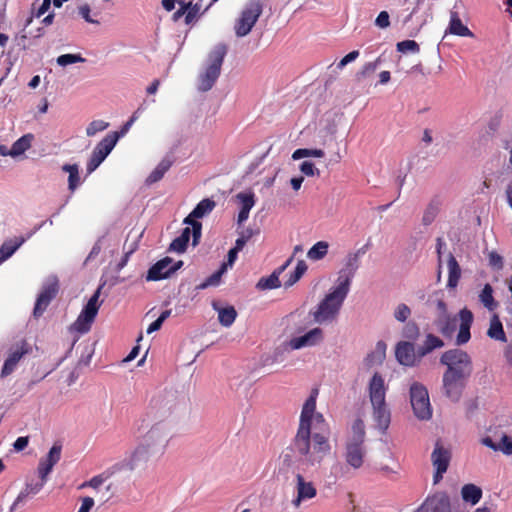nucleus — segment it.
I'll use <instances>...</instances> for the list:
<instances>
[{"instance_id": "nucleus-1", "label": "nucleus", "mask_w": 512, "mask_h": 512, "mask_svg": "<svg viewBox=\"0 0 512 512\" xmlns=\"http://www.w3.org/2000/svg\"><path fill=\"white\" fill-rule=\"evenodd\" d=\"M317 394L313 390L305 401L292 447L282 453L283 463L288 467L294 462L293 452L310 465L319 464L330 453L328 424L321 413L315 412Z\"/></svg>"}, {"instance_id": "nucleus-2", "label": "nucleus", "mask_w": 512, "mask_h": 512, "mask_svg": "<svg viewBox=\"0 0 512 512\" xmlns=\"http://www.w3.org/2000/svg\"><path fill=\"white\" fill-rule=\"evenodd\" d=\"M369 398L373 408V418L377 427L385 431L390 424L391 414L387 406L386 387L383 377L379 373H374L369 382Z\"/></svg>"}, {"instance_id": "nucleus-3", "label": "nucleus", "mask_w": 512, "mask_h": 512, "mask_svg": "<svg viewBox=\"0 0 512 512\" xmlns=\"http://www.w3.org/2000/svg\"><path fill=\"white\" fill-rule=\"evenodd\" d=\"M348 281L345 280L325 296L312 313L314 321L319 324L329 323L336 320L344 300L348 295Z\"/></svg>"}, {"instance_id": "nucleus-4", "label": "nucleus", "mask_w": 512, "mask_h": 512, "mask_svg": "<svg viewBox=\"0 0 512 512\" xmlns=\"http://www.w3.org/2000/svg\"><path fill=\"white\" fill-rule=\"evenodd\" d=\"M227 54V46L218 44L209 54V65L205 71L199 75L198 89L202 92L209 91L217 81L221 73V67Z\"/></svg>"}, {"instance_id": "nucleus-5", "label": "nucleus", "mask_w": 512, "mask_h": 512, "mask_svg": "<svg viewBox=\"0 0 512 512\" xmlns=\"http://www.w3.org/2000/svg\"><path fill=\"white\" fill-rule=\"evenodd\" d=\"M440 362L447 366L445 372L469 378L473 371L471 357L461 349H451L444 352Z\"/></svg>"}, {"instance_id": "nucleus-6", "label": "nucleus", "mask_w": 512, "mask_h": 512, "mask_svg": "<svg viewBox=\"0 0 512 512\" xmlns=\"http://www.w3.org/2000/svg\"><path fill=\"white\" fill-rule=\"evenodd\" d=\"M263 12V3L261 0H250L234 24V31L237 37L247 36L255 26Z\"/></svg>"}, {"instance_id": "nucleus-7", "label": "nucleus", "mask_w": 512, "mask_h": 512, "mask_svg": "<svg viewBox=\"0 0 512 512\" xmlns=\"http://www.w3.org/2000/svg\"><path fill=\"white\" fill-rule=\"evenodd\" d=\"M102 286H99L86 305L83 307L76 321L72 324L71 329L81 334L90 331L93 322L98 314L101 303L99 297Z\"/></svg>"}, {"instance_id": "nucleus-8", "label": "nucleus", "mask_w": 512, "mask_h": 512, "mask_svg": "<svg viewBox=\"0 0 512 512\" xmlns=\"http://www.w3.org/2000/svg\"><path fill=\"white\" fill-rule=\"evenodd\" d=\"M410 401L414 414L421 420H428L432 416V409L427 389L419 383L410 387Z\"/></svg>"}, {"instance_id": "nucleus-9", "label": "nucleus", "mask_w": 512, "mask_h": 512, "mask_svg": "<svg viewBox=\"0 0 512 512\" xmlns=\"http://www.w3.org/2000/svg\"><path fill=\"white\" fill-rule=\"evenodd\" d=\"M119 140L117 132L107 134L94 148L87 163V172L92 173L105 160Z\"/></svg>"}, {"instance_id": "nucleus-10", "label": "nucleus", "mask_w": 512, "mask_h": 512, "mask_svg": "<svg viewBox=\"0 0 512 512\" xmlns=\"http://www.w3.org/2000/svg\"><path fill=\"white\" fill-rule=\"evenodd\" d=\"M58 292V279L56 277L49 278L42 286L41 292L36 299L33 310L35 318H39L43 315L51 301L57 296Z\"/></svg>"}, {"instance_id": "nucleus-11", "label": "nucleus", "mask_w": 512, "mask_h": 512, "mask_svg": "<svg viewBox=\"0 0 512 512\" xmlns=\"http://www.w3.org/2000/svg\"><path fill=\"white\" fill-rule=\"evenodd\" d=\"M450 460V450L443 447L440 441H437L431 454V461L435 468V473L433 475L434 484H437L442 480L443 474L449 467Z\"/></svg>"}, {"instance_id": "nucleus-12", "label": "nucleus", "mask_w": 512, "mask_h": 512, "mask_svg": "<svg viewBox=\"0 0 512 512\" xmlns=\"http://www.w3.org/2000/svg\"><path fill=\"white\" fill-rule=\"evenodd\" d=\"M369 244H365L357 251L349 253L346 256L344 268L339 272L337 284H342L345 280L348 281V290L350 289L351 280L360 266L361 257L367 252Z\"/></svg>"}, {"instance_id": "nucleus-13", "label": "nucleus", "mask_w": 512, "mask_h": 512, "mask_svg": "<svg viewBox=\"0 0 512 512\" xmlns=\"http://www.w3.org/2000/svg\"><path fill=\"white\" fill-rule=\"evenodd\" d=\"M366 448L364 443L349 441L345 443L343 458L345 463L354 470L360 469L365 461Z\"/></svg>"}, {"instance_id": "nucleus-14", "label": "nucleus", "mask_w": 512, "mask_h": 512, "mask_svg": "<svg viewBox=\"0 0 512 512\" xmlns=\"http://www.w3.org/2000/svg\"><path fill=\"white\" fill-rule=\"evenodd\" d=\"M468 378L444 372L443 374V391L447 398L453 402L459 401L465 388Z\"/></svg>"}, {"instance_id": "nucleus-15", "label": "nucleus", "mask_w": 512, "mask_h": 512, "mask_svg": "<svg viewBox=\"0 0 512 512\" xmlns=\"http://www.w3.org/2000/svg\"><path fill=\"white\" fill-rule=\"evenodd\" d=\"M395 356L401 365L408 367L417 365L423 358L419 355V348L416 350L414 343L409 341H400L396 345Z\"/></svg>"}, {"instance_id": "nucleus-16", "label": "nucleus", "mask_w": 512, "mask_h": 512, "mask_svg": "<svg viewBox=\"0 0 512 512\" xmlns=\"http://www.w3.org/2000/svg\"><path fill=\"white\" fill-rule=\"evenodd\" d=\"M30 350L31 348L26 341H22L21 344L12 348L2 367L1 377L10 375L15 370L22 357L28 354Z\"/></svg>"}, {"instance_id": "nucleus-17", "label": "nucleus", "mask_w": 512, "mask_h": 512, "mask_svg": "<svg viewBox=\"0 0 512 512\" xmlns=\"http://www.w3.org/2000/svg\"><path fill=\"white\" fill-rule=\"evenodd\" d=\"M415 512H451L449 497L444 493H436L428 497Z\"/></svg>"}, {"instance_id": "nucleus-18", "label": "nucleus", "mask_w": 512, "mask_h": 512, "mask_svg": "<svg viewBox=\"0 0 512 512\" xmlns=\"http://www.w3.org/2000/svg\"><path fill=\"white\" fill-rule=\"evenodd\" d=\"M170 430L163 420H159L147 431L144 440L148 446L167 443Z\"/></svg>"}, {"instance_id": "nucleus-19", "label": "nucleus", "mask_w": 512, "mask_h": 512, "mask_svg": "<svg viewBox=\"0 0 512 512\" xmlns=\"http://www.w3.org/2000/svg\"><path fill=\"white\" fill-rule=\"evenodd\" d=\"M61 445L54 444L48 455L41 459L38 465V474L43 482H46L47 476L52 471L54 465H56L61 458Z\"/></svg>"}, {"instance_id": "nucleus-20", "label": "nucleus", "mask_w": 512, "mask_h": 512, "mask_svg": "<svg viewBox=\"0 0 512 512\" xmlns=\"http://www.w3.org/2000/svg\"><path fill=\"white\" fill-rule=\"evenodd\" d=\"M437 306L440 310V314L436 320V326L444 336H451L456 329L458 320L447 313V307L444 301L439 300Z\"/></svg>"}, {"instance_id": "nucleus-21", "label": "nucleus", "mask_w": 512, "mask_h": 512, "mask_svg": "<svg viewBox=\"0 0 512 512\" xmlns=\"http://www.w3.org/2000/svg\"><path fill=\"white\" fill-rule=\"evenodd\" d=\"M323 340V331L321 328H314L306 334L292 338L289 345L292 349L297 350L303 347L314 346Z\"/></svg>"}, {"instance_id": "nucleus-22", "label": "nucleus", "mask_w": 512, "mask_h": 512, "mask_svg": "<svg viewBox=\"0 0 512 512\" xmlns=\"http://www.w3.org/2000/svg\"><path fill=\"white\" fill-rule=\"evenodd\" d=\"M173 260L170 257H165L152 265L146 275L147 281H158L168 278L171 275L170 266Z\"/></svg>"}, {"instance_id": "nucleus-23", "label": "nucleus", "mask_w": 512, "mask_h": 512, "mask_svg": "<svg viewBox=\"0 0 512 512\" xmlns=\"http://www.w3.org/2000/svg\"><path fill=\"white\" fill-rule=\"evenodd\" d=\"M296 481L297 497L293 500V504L298 507L303 500L314 498L317 494V490L313 483L305 481L300 473L296 475Z\"/></svg>"}, {"instance_id": "nucleus-24", "label": "nucleus", "mask_w": 512, "mask_h": 512, "mask_svg": "<svg viewBox=\"0 0 512 512\" xmlns=\"http://www.w3.org/2000/svg\"><path fill=\"white\" fill-rule=\"evenodd\" d=\"M459 332L456 338L458 345L465 344L469 341L471 334L470 328L473 322V314L470 310L464 308L459 312Z\"/></svg>"}, {"instance_id": "nucleus-25", "label": "nucleus", "mask_w": 512, "mask_h": 512, "mask_svg": "<svg viewBox=\"0 0 512 512\" xmlns=\"http://www.w3.org/2000/svg\"><path fill=\"white\" fill-rule=\"evenodd\" d=\"M292 260H293V257H290L283 265L278 267L271 275H269L268 277H262L259 280L257 287L259 289H263V290L279 288L281 286L279 276L287 269V267L290 265Z\"/></svg>"}, {"instance_id": "nucleus-26", "label": "nucleus", "mask_w": 512, "mask_h": 512, "mask_svg": "<svg viewBox=\"0 0 512 512\" xmlns=\"http://www.w3.org/2000/svg\"><path fill=\"white\" fill-rule=\"evenodd\" d=\"M32 234L30 233L27 237L19 236L5 240L0 247V264L9 259Z\"/></svg>"}, {"instance_id": "nucleus-27", "label": "nucleus", "mask_w": 512, "mask_h": 512, "mask_svg": "<svg viewBox=\"0 0 512 512\" xmlns=\"http://www.w3.org/2000/svg\"><path fill=\"white\" fill-rule=\"evenodd\" d=\"M173 162L174 161L171 157L163 158L156 168L149 174L146 179V183L150 185L160 181L164 177L165 173L171 168Z\"/></svg>"}, {"instance_id": "nucleus-28", "label": "nucleus", "mask_w": 512, "mask_h": 512, "mask_svg": "<svg viewBox=\"0 0 512 512\" xmlns=\"http://www.w3.org/2000/svg\"><path fill=\"white\" fill-rule=\"evenodd\" d=\"M212 306L218 312V320L222 326L230 327L234 323L237 317V311L233 306L220 308L217 302H213Z\"/></svg>"}, {"instance_id": "nucleus-29", "label": "nucleus", "mask_w": 512, "mask_h": 512, "mask_svg": "<svg viewBox=\"0 0 512 512\" xmlns=\"http://www.w3.org/2000/svg\"><path fill=\"white\" fill-rule=\"evenodd\" d=\"M449 32L461 37H473L474 34L464 25L457 12H452L449 23Z\"/></svg>"}, {"instance_id": "nucleus-30", "label": "nucleus", "mask_w": 512, "mask_h": 512, "mask_svg": "<svg viewBox=\"0 0 512 512\" xmlns=\"http://www.w3.org/2000/svg\"><path fill=\"white\" fill-rule=\"evenodd\" d=\"M441 206H442V201H441L440 197H438V196L433 197L430 200V202L428 203V205L426 206V209L423 213L422 223L426 226L430 225L437 217Z\"/></svg>"}, {"instance_id": "nucleus-31", "label": "nucleus", "mask_w": 512, "mask_h": 512, "mask_svg": "<svg viewBox=\"0 0 512 512\" xmlns=\"http://www.w3.org/2000/svg\"><path fill=\"white\" fill-rule=\"evenodd\" d=\"M447 264H448V270H449L447 287L449 289H454L457 287L458 282L460 280L461 268H460L456 258L452 254H449Z\"/></svg>"}, {"instance_id": "nucleus-32", "label": "nucleus", "mask_w": 512, "mask_h": 512, "mask_svg": "<svg viewBox=\"0 0 512 512\" xmlns=\"http://www.w3.org/2000/svg\"><path fill=\"white\" fill-rule=\"evenodd\" d=\"M461 496L466 503L476 505L482 498V489L475 484H465L461 489Z\"/></svg>"}, {"instance_id": "nucleus-33", "label": "nucleus", "mask_w": 512, "mask_h": 512, "mask_svg": "<svg viewBox=\"0 0 512 512\" xmlns=\"http://www.w3.org/2000/svg\"><path fill=\"white\" fill-rule=\"evenodd\" d=\"M33 138L34 136L30 133L23 135L12 144L11 149L7 154L12 157L22 155L31 147Z\"/></svg>"}, {"instance_id": "nucleus-34", "label": "nucleus", "mask_w": 512, "mask_h": 512, "mask_svg": "<svg viewBox=\"0 0 512 512\" xmlns=\"http://www.w3.org/2000/svg\"><path fill=\"white\" fill-rule=\"evenodd\" d=\"M191 236V229L186 227L182 230L180 236L176 237L169 246V251L184 253L187 249Z\"/></svg>"}, {"instance_id": "nucleus-35", "label": "nucleus", "mask_w": 512, "mask_h": 512, "mask_svg": "<svg viewBox=\"0 0 512 512\" xmlns=\"http://www.w3.org/2000/svg\"><path fill=\"white\" fill-rule=\"evenodd\" d=\"M487 335L496 341L506 342V334L503 329V325L497 315H493L490 320V326L487 331Z\"/></svg>"}, {"instance_id": "nucleus-36", "label": "nucleus", "mask_w": 512, "mask_h": 512, "mask_svg": "<svg viewBox=\"0 0 512 512\" xmlns=\"http://www.w3.org/2000/svg\"><path fill=\"white\" fill-rule=\"evenodd\" d=\"M62 170L69 174L68 176V189L70 192H74L77 187L81 184V179L79 175V165L78 164H64L62 166Z\"/></svg>"}, {"instance_id": "nucleus-37", "label": "nucleus", "mask_w": 512, "mask_h": 512, "mask_svg": "<svg viewBox=\"0 0 512 512\" xmlns=\"http://www.w3.org/2000/svg\"><path fill=\"white\" fill-rule=\"evenodd\" d=\"M443 346V340H441L439 337L433 334H428L426 336L424 343L421 346H419V355L420 357H424L427 354L431 353L433 350L441 348Z\"/></svg>"}, {"instance_id": "nucleus-38", "label": "nucleus", "mask_w": 512, "mask_h": 512, "mask_svg": "<svg viewBox=\"0 0 512 512\" xmlns=\"http://www.w3.org/2000/svg\"><path fill=\"white\" fill-rule=\"evenodd\" d=\"M479 299L481 303L490 311L495 310L498 306V303L493 297V288L490 284H485L479 295Z\"/></svg>"}, {"instance_id": "nucleus-39", "label": "nucleus", "mask_w": 512, "mask_h": 512, "mask_svg": "<svg viewBox=\"0 0 512 512\" xmlns=\"http://www.w3.org/2000/svg\"><path fill=\"white\" fill-rule=\"evenodd\" d=\"M215 206V201L209 198H205L201 200L192 210V216H194V218H202L209 214L215 208Z\"/></svg>"}, {"instance_id": "nucleus-40", "label": "nucleus", "mask_w": 512, "mask_h": 512, "mask_svg": "<svg viewBox=\"0 0 512 512\" xmlns=\"http://www.w3.org/2000/svg\"><path fill=\"white\" fill-rule=\"evenodd\" d=\"M328 247L327 242L319 241L309 249L307 256L311 260H320L326 256Z\"/></svg>"}, {"instance_id": "nucleus-41", "label": "nucleus", "mask_w": 512, "mask_h": 512, "mask_svg": "<svg viewBox=\"0 0 512 512\" xmlns=\"http://www.w3.org/2000/svg\"><path fill=\"white\" fill-rule=\"evenodd\" d=\"M225 266H220V268L207 277L202 283L197 286V289H206L211 286H218L221 282V278L223 274L226 272Z\"/></svg>"}, {"instance_id": "nucleus-42", "label": "nucleus", "mask_w": 512, "mask_h": 512, "mask_svg": "<svg viewBox=\"0 0 512 512\" xmlns=\"http://www.w3.org/2000/svg\"><path fill=\"white\" fill-rule=\"evenodd\" d=\"M420 336V328L414 321L407 322L402 329V337L414 343Z\"/></svg>"}, {"instance_id": "nucleus-43", "label": "nucleus", "mask_w": 512, "mask_h": 512, "mask_svg": "<svg viewBox=\"0 0 512 512\" xmlns=\"http://www.w3.org/2000/svg\"><path fill=\"white\" fill-rule=\"evenodd\" d=\"M192 216V212L184 219V224H188L192 227L193 245L196 246L199 243L202 233V224Z\"/></svg>"}, {"instance_id": "nucleus-44", "label": "nucleus", "mask_w": 512, "mask_h": 512, "mask_svg": "<svg viewBox=\"0 0 512 512\" xmlns=\"http://www.w3.org/2000/svg\"><path fill=\"white\" fill-rule=\"evenodd\" d=\"M306 270H307V265H306L305 261H303V260L298 261L294 271L290 274L288 280L285 281L284 286L286 288H288V287H291L292 285H294L296 282L299 281V279L303 276V274L306 272Z\"/></svg>"}, {"instance_id": "nucleus-45", "label": "nucleus", "mask_w": 512, "mask_h": 512, "mask_svg": "<svg viewBox=\"0 0 512 512\" xmlns=\"http://www.w3.org/2000/svg\"><path fill=\"white\" fill-rule=\"evenodd\" d=\"M237 199L240 202V210H244L250 213V210L255 204V195L252 192L249 193H239L237 194Z\"/></svg>"}, {"instance_id": "nucleus-46", "label": "nucleus", "mask_w": 512, "mask_h": 512, "mask_svg": "<svg viewBox=\"0 0 512 512\" xmlns=\"http://www.w3.org/2000/svg\"><path fill=\"white\" fill-rule=\"evenodd\" d=\"M149 456V446L146 444L139 445L131 456V463L137 465L140 461H146Z\"/></svg>"}, {"instance_id": "nucleus-47", "label": "nucleus", "mask_w": 512, "mask_h": 512, "mask_svg": "<svg viewBox=\"0 0 512 512\" xmlns=\"http://www.w3.org/2000/svg\"><path fill=\"white\" fill-rule=\"evenodd\" d=\"M352 430H353V437L348 440L356 441V442H359L361 440V443H364V440H365L364 422L361 419H357L352 426Z\"/></svg>"}, {"instance_id": "nucleus-48", "label": "nucleus", "mask_w": 512, "mask_h": 512, "mask_svg": "<svg viewBox=\"0 0 512 512\" xmlns=\"http://www.w3.org/2000/svg\"><path fill=\"white\" fill-rule=\"evenodd\" d=\"M377 352L376 354L372 353V354H369L365 361L367 363L368 366H371V365H374L375 363V357H377V361L380 363L382 362V360L384 359L385 357V349H386V344L382 341H379L377 343Z\"/></svg>"}, {"instance_id": "nucleus-49", "label": "nucleus", "mask_w": 512, "mask_h": 512, "mask_svg": "<svg viewBox=\"0 0 512 512\" xmlns=\"http://www.w3.org/2000/svg\"><path fill=\"white\" fill-rule=\"evenodd\" d=\"M397 51L401 53H418L420 51L419 44L414 40H404L401 42H398L397 45Z\"/></svg>"}, {"instance_id": "nucleus-50", "label": "nucleus", "mask_w": 512, "mask_h": 512, "mask_svg": "<svg viewBox=\"0 0 512 512\" xmlns=\"http://www.w3.org/2000/svg\"><path fill=\"white\" fill-rule=\"evenodd\" d=\"M79 62H85L80 54H63L57 58V64L63 67Z\"/></svg>"}, {"instance_id": "nucleus-51", "label": "nucleus", "mask_w": 512, "mask_h": 512, "mask_svg": "<svg viewBox=\"0 0 512 512\" xmlns=\"http://www.w3.org/2000/svg\"><path fill=\"white\" fill-rule=\"evenodd\" d=\"M109 126L108 122L103 120H94L86 128L87 136L91 137L97 134L98 132L104 131Z\"/></svg>"}, {"instance_id": "nucleus-52", "label": "nucleus", "mask_w": 512, "mask_h": 512, "mask_svg": "<svg viewBox=\"0 0 512 512\" xmlns=\"http://www.w3.org/2000/svg\"><path fill=\"white\" fill-rule=\"evenodd\" d=\"M410 315L411 310L404 303L399 304L394 311L395 319L400 322H405L410 317Z\"/></svg>"}, {"instance_id": "nucleus-53", "label": "nucleus", "mask_w": 512, "mask_h": 512, "mask_svg": "<svg viewBox=\"0 0 512 512\" xmlns=\"http://www.w3.org/2000/svg\"><path fill=\"white\" fill-rule=\"evenodd\" d=\"M350 469L346 463H337L332 466L331 471L335 478H348L350 475Z\"/></svg>"}, {"instance_id": "nucleus-54", "label": "nucleus", "mask_w": 512, "mask_h": 512, "mask_svg": "<svg viewBox=\"0 0 512 512\" xmlns=\"http://www.w3.org/2000/svg\"><path fill=\"white\" fill-rule=\"evenodd\" d=\"M300 171L306 176H319L320 172L311 161H304L300 165Z\"/></svg>"}, {"instance_id": "nucleus-55", "label": "nucleus", "mask_w": 512, "mask_h": 512, "mask_svg": "<svg viewBox=\"0 0 512 512\" xmlns=\"http://www.w3.org/2000/svg\"><path fill=\"white\" fill-rule=\"evenodd\" d=\"M79 15L87 22L91 24H99L97 19L91 17V9L88 4L81 5L78 8Z\"/></svg>"}, {"instance_id": "nucleus-56", "label": "nucleus", "mask_w": 512, "mask_h": 512, "mask_svg": "<svg viewBox=\"0 0 512 512\" xmlns=\"http://www.w3.org/2000/svg\"><path fill=\"white\" fill-rule=\"evenodd\" d=\"M164 400L165 399L163 397H161V396L153 398L151 400L149 411L147 413L149 417L156 418L157 410L162 407V405L164 403Z\"/></svg>"}, {"instance_id": "nucleus-57", "label": "nucleus", "mask_w": 512, "mask_h": 512, "mask_svg": "<svg viewBox=\"0 0 512 512\" xmlns=\"http://www.w3.org/2000/svg\"><path fill=\"white\" fill-rule=\"evenodd\" d=\"M499 451H502L506 455L512 454V438L511 437H509L507 435L502 436L501 441L499 443Z\"/></svg>"}, {"instance_id": "nucleus-58", "label": "nucleus", "mask_w": 512, "mask_h": 512, "mask_svg": "<svg viewBox=\"0 0 512 512\" xmlns=\"http://www.w3.org/2000/svg\"><path fill=\"white\" fill-rule=\"evenodd\" d=\"M199 10H200V6L198 4H193L191 6V8L185 14L184 21H185L186 25H190L191 23H193L196 20V18L198 17V14H199Z\"/></svg>"}, {"instance_id": "nucleus-59", "label": "nucleus", "mask_w": 512, "mask_h": 512, "mask_svg": "<svg viewBox=\"0 0 512 512\" xmlns=\"http://www.w3.org/2000/svg\"><path fill=\"white\" fill-rule=\"evenodd\" d=\"M359 54L360 53L358 50L351 51L340 60V62L337 64V68H344L348 63L356 60L359 57Z\"/></svg>"}, {"instance_id": "nucleus-60", "label": "nucleus", "mask_w": 512, "mask_h": 512, "mask_svg": "<svg viewBox=\"0 0 512 512\" xmlns=\"http://www.w3.org/2000/svg\"><path fill=\"white\" fill-rule=\"evenodd\" d=\"M375 24L376 26H378L379 28H387L389 25H390V20H389V14L387 11H381L376 20H375Z\"/></svg>"}, {"instance_id": "nucleus-61", "label": "nucleus", "mask_w": 512, "mask_h": 512, "mask_svg": "<svg viewBox=\"0 0 512 512\" xmlns=\"http://www.w3.org/2000/svg\"><path fill=\"white\" fill-rule=\"evenodd\" d=\"M104 482L102 475H97L91 478L89 481L84 482L81 487H91L93 489H99Z\"/></svg>"}, {"instance_id": "nucleus-62", "label": "nucleus", "mask_w": 512, "mask_h": 512, "mask_svg": "<svg viewBox=\"0 0 512 512\" xmlns=\"http://www.w3.org/2000/svg\"><path fill=\"white\" fill-rule=\"evenodd\" d=\"M501 122H502V115L501 114L494 115L488 122L489 131L492 133H496L501 126Z\"/></svg>"}, {"instance_id": "nucleus-63", "label": "nucleus", "mask_w": 512, "mask_h": 512, "mask_svg": "<svg viewBox=\"0 0 512 512\" xmlns=\"http://www.w3.org/2000/svg\"><path fill=\"white\" fill-rule=\"evenodd\" d=\"M489 264L496 269H502L503 258L497 252L493 251L489 254Z\"/></svg>"}, {"instance_id": "nucleus-64", "label": "nucleus", "mask_w": 512, "mask_h": 512, "mask_svg": "<svg viewBox=\"0 0 512 512\" xmlns=\"http://www.w3.org/2000/svg\"><path fill=\"white\" fill-rule=\"evenodd\" d=\"M94 506V500L91 497H84L82 499V504L78 510V512H90L92 507Z\"/></svg>"}]
</instances>
